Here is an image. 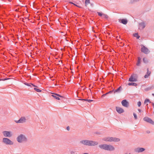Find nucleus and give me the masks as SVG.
<instances>
[{
	"mask_svg": "<svg viewBox=\"0 0 154 154\" xmlns=\"http://www.w3.org/2000/svg\"><path fill=\"white\" fill-rule=\"evenodd\" d=\"M9 79V78L0 79V81H5V80Z\"/></svg>",
	"mask_w": 154,
	"mask_h": 154,
	"instance_id": "33",
	"label": "nucleus"
},
{
	"mask_svg": "<svg viewBox=\"0 0 154 154\" xmlns=\"http://www.w3.org/2000/svg\"><path fill=\"white\" fill-rule=\"evenodd\" d=\"M31 85H32L33 87H35V88L38 87L37 86H36V85H34V84H32V83H31Z\"/></svg>",
	"mask_w": 154,
	"mask_h": 154,
	"instance_id": "39",
	"label": "nucleus"
},
{
	"mask_svg": "<svg viewBox=\"0 0 154 154\" xmlns=\"http://www.w3.org/2000/svg\"><path fill=\"white\" fill-rule=\"evenodd\" d=\"M116 110L117 112L119 114L123 113L124 112V110L122 108L119 107H116Z\"/></svg>",
	"mask_w": 154,
	"mask_h": 154,
	"instance_id": "12",
	"label": "nucleus"
},
{
	"mask_svg": "<svg viewBox=\"0 0 154 154\" xmlns=\"http://www.w3.org/2000/svg\"><path fill=\"white\" fill-rule=\"evenodd\" d=\"M152 105L153 107V108H154V112H153V113H154V103H152Z\"/></svg>",
	"mask_w": 154,
	"mask_h": 154,
	"instance_id": "43",
	"label": "nucleus"
},
{
	"mask_svg": "<svg viewBox=\"0 0 154 154\" xmlns=\"http://www.w3.org/2000/svg\"><path fill=\"white\" fill-rule=\"evenodd\" d=\"M152 95L153 96H154V93H152Z\"/></svg>",
	"mask_w": 154,
	"mask_h": 154,
	"instance_id": "50",
	"label": "nucleus"
},
{
	"mask_svg": "<svg viewBox=\"0 0 154 154\" xmlns=\"http://www.w3.org/2000/svg\"><path fill=\"white\" fill-rule=\"evenodd\" d=\"M134 36L135 37H136L137 39H139L140 37V36L138 35V33H135L134 34Z\"/></svg>",
	"mask_w": 154,
	"mask_h": 154,
	"instance_id": "24",
	"label": "nucleus"
},
{
	"mask_svg": "<svg viewBox=\"0 0 154 154\" xmlns=\"http://www.w3.org/2000/svg\"><path fill=\"white\" fill-rule=\"evenodd\" d=\"M74 5L77 7H79V8H80V7L79 6H78V5H77L75 4L74 3V5Z\"/></svg>",
	"mask_w": 154,
	"mask_h": 154,
	"instance_id": "40",
	"label": "nucleus"
},
{
	"mask_svg": "<svg viewBox=\"0 0 154 154\" xmlns=\"http://www.w3.org/2000/svg\"><path fill=\"white\" fill-rule=\"evenodd\" d=\"M76 152L75 151H71L70 152L71 154H75Z\"/></svg>",
	"mask_w": 154,
	"mask_h": 154,
	"instance_id": "32",
	"label": "nucleus"
},
{
	"mask_svg": "<svg viewBox=\"0 0 154 154\" xmlns=\"http://www.w3.org/2000/svg\"><path fill=\"white\" fill-rule=\"evenodd\" d=\"M51 96L55 99L57 100H60V98L59 97H63V96L60 94L55 93H54Z\"/></svg>",
	"mask_w": 154,
	"mask_h": 154,
	"instance_id": "10",
	"label": "nucleus"
},
{
	"mask_svg": "<svg viewBox=\"0 0 154 154\" xmlns=\"http://www.w3.org/2000/svg\"><path fill=\"white\" fill-rule=\"evenodd\" d=\"M122 90V88L121 86L119 87L117 89L114 91V93H119Z\"/></svg>",
	"mask_w": 154,
	"mask_h": 154,
	"instance_id": "17",
	"label": "nucleus"
},
{
	"mask_svg": "<svg viewBox=\"0 0 154 154\" xmlns=\"http://www.w3.org/2000/svg\"><path fill=\"white\" fill-rule=\"evenodd\" d=\"M24 84L25 85H26L27 86H29V87L31 86V83L29 84V83H27V82H25V83H24Z\"/></svg>",
	"mask_w": 154,
	"mask_h": 154,
	"instance_id": "27",
	"label": "nucleus"
},
{
	"mask_svg": "<svg viewBox=\"0 0 154 154\" xmlns=\"http://www.w3.org/2000/svg\"><path fill=\"white\" fill-rule=\"evenodd\" d=\"M122 105L126 107H128L129 106L128 102L126 100H124L122 101Z\"/></svg>",
	"mask_w": 154,
	"mask_h": 154,
	"instance_id": "8",
	"label": "nucleus"
},
{
	"mask_svg": "<svg viewBox=\"0 0 154 154\" xmlns=\"http://www.w3.org/2000/svg\"><path fill=\"white\" fill-rule=\"evenodd\" d=\"M34 90L38 92H40L42 91V90L40 89H39L37 88H34Z\"/></svg>",
	"mask_w": 154,
	"mask_h": 154,
	"instance_id": "25",
	"label": "nucleus"
},
{
	"mask_svg": "<svg viewBox=\"0 0 154 154\" xmlns=\"http://www.w3.org/2000/svg\"><path fill=\"white\" fill-rule=\"evenodd\" d=\"M139 29H143L146 26V23L144 22H143L139 23Z\"/></svg>",
	"mask_w": 154,
	"mask_h": 154,
	"instance_id": "11",
	"label": "nucleus"
},
{
	"mask_svg": "<svg viewBox=\"0 0 154 154\" xmlns=\"http://www.w3.org/2000/svg\"><path fill=\"white\" fill-rule=\"evenodd\" d=\"M90 3V0H85V6L87 7V5Z\"/></svg>",
	"mask_w": 154,
	"mask_h": 154,
	"instance_id": "22",
	"label": "nucleus"
},
{
	"mask_svg": "<svg viewBox=\"0 0 154 154\" xmlns=\"http://www.w3.org/2000/svg\"><path fill=\"white\" fill-rule=\"evenodd\" d=\"M147 102H149V103H151V102L150 101V100L149 99H146L144 101V103L145 104Z\"/></svg>",
	"mask_w": 154,
	"mask_h": 154,
	"instance_id": "26",
	"label": "nucleus"
},
{
	"mask_svg": "<svg viewBox=\"0 0 154 154\" xmlns=\"http://www.w3.org/2000/svg\"><path fill=\"white\" fill-rule=\"evenodd\" d=\"M143 120L148 123L152 124V125H154V122L150 118H148L147 117H145L143 118Z\"/></svg>",
	"mask_w": 154,
	"mask_h": 154,
	"instance_id": "6",
	"label": "nucleus"
},
{
	"mask_svg": "<svg viewBox=\"0 0 154 154\" xmlns=\"http://www.w3.org/2000/svg\"><path fill=\"white\" fill-rule=\"evenodd\" d=\"M69 3L71 4H73V5H74V3H73V2H69Z\"/></svg>",
	"mask_w": 154,
	"mask_h": 154,
	"instance_id": "44",
	"label": "nucleus"
},
{
	"mask_svg": "<svg viewBox=\"0 0 154 154\" xmlns=\"http://www.w3.org/2000/svg\"><path fill=\"white\" fill-rule=\"evenodd\" d=\"M2 142L3 143L7 145H13V142L12 141L6 137H5L3 138Z\"/></svg>",
	"mask_w": 154,
	"mask_h": 154,
	"instance_id": "4",
	"label": "nucleus"
},
{
	"mask_svg": "<svg viewBox=\"0 0 154 154\" xmlns=\"http://www.w3.org/2000/svg\"><path fill=\"white\" fill-rule=\"evenodd\" d=\"M106 96V95L105 94H103V95H102L101 97L103 98Z\"/></svg>",
	"mask_w": 154,
	"mask_h": 154,
	"instance_id": "41",
	"label": "nucleus"
},
{
	"mask_svg": "<svg viewBox=\"0 0 154 154\" xmlns=\"http://www.w3.org/2000/svg\"><path fill=\"white\" fill-rule=\"evenodd\" d=\"M129 85H132L136 86L137 85V84L134 82L129 83L128 84Z\"/></svg>",
	"mask_w": 154,
	"mask_h": 154,
	"instance_id": "18",
	"label": "nucleus"
},
{
	"mask_svg": "<svg viewBox=\"0 0 154 154\" xmlns=\"http://www.w3.org/2000/svg\"><path fill=\"white\" fill-rule=\"evenodd\" d=\"M78 100L82 101H86V99H78Z\"/></svg>",
	"mask_w": 154,
	"mask_h": 154,
	"instance_id": "38",
	"label": "nucleus"
},
{
	"mask_svg": "<svg viewBox=\"0 0 154 154\" xmlns=\"http://www.w3.org/2000/svg\"><path fill=\"white\" fill-rule=\"evenodd\" d=\"M68 130H69V126H68L67 127V128H66Z\"/></svg>",
	"mask_w": 154,
	"mask_h": 154,
	"instance_id": "45",
	"label": "nucleus"
},
{
	"mask_svg": "<svg viewBox=\"0 0 154 154\" xmlns=\"http://www.w3.org/2000/svg\"><path fill=\"white\" fill-rule=\"evenodd\" d=\"M112 140L114 142H118L120 140V139L118 138L113 137Z\"/></svg>",
	"mask_w": 154,
	"mask_h": 154,
	"instance_id": "20",
	"label": "nucleus"
},
{
	"mask_svg": "<svg viewBox=\"0 0 154 154\" xmlns=\"http://www.w3.org/2000/svg\"><path fill=\"white\" fill-rule=\"evenodd\" d=\"M17 140L19 143L26 142L27 141V138L26 136L23 134H20L17 138Z\"/></svg>",
	"mask_w": 154,
	"mask_h": 154,
	"instance_id": "3",
	"label": "nucleus"
},
{
	"mask_svg": "<svg viewBox=\"0 0 154 154\" xmlns=\"http://www.w3.org/2000/svg\"><path fill=\"white\" fill-rule=\"evenodd\" d=\"M137 105L139 107H140L141 106V103L140 101H138L137 102Z\"/></svg>",
	"mask_w": 154,
	"mask_h": 154,
	"instance_id": "30",
	"label": "nucleus"
},
{
	"mask_svg": "<svg viewBox=\"0 0 154 154\" xmlns=\"http://www.w3.org/2000/svg\"><path fill=\"white\" fill-rule=\"evenodd\" d=\"M114 91V90H112V91H109L108 92H107V94H111V93H112V92H113Z\"/></svg>",
	"mask_w": 154,
	"mask_h": 154,
	"instance_id": "35",
	"label": "nucleus"
},
{
	"mask_svg": "<svg viewBox=\"0 0 154 154\" xmlns=\"http://www.w3.org/2000/svg\"><path fill=\"white\" fill-rule=\"evenodd\" d=\"M143 61L144 62V63H148V60L146 58L144 57L143 58Z\"/></svg>",
	"mask_w": 154,
	"mask_h": 154,
	"instance_id": "21",
	"label": "nucleus"
},
{
	"mask_svg": "<svg viewBox=\"0 0 154 154\" xmlns=\"http://www.w3.org/2000/svg\"><path fill=\"white\" fill-rule=\"evenodd\" d=\"M119 21L125 25L128 23V20L126 19H122L119 20Z\"/></svg>",
	"mask_w": 154,
	"mask_h": 154,
	"instance_id": "14",
	"label": "nucleus"
},
{
	"mask_svg": "<svg viewBox=\"0 0 154 154\" xmlns=\"http://www.w3.org/2000/svg\"><path fill=\"white\" fill-rule=\"evenodd\" d=\"M99 147L102 149L109 151H113L115 149L114 146L110 144H101L99 146Z\"/></svg>",
	"mask_w": 154,
	"mask_h": 154,
	"instance_id": "1",
	"label": "nucleus"
},
{
	"mask_svg": "<svg viewBox=\"0 0 154 154\" xmlns=\"http://www.w3.org/2000/svg\"><path fill=\"white\" fill-rule=\"evenodd\" d=\"M129 81L131 82H136L137 81V79L135 78L134 75H131L129 79Z\"/></svg>",
	"mask_w": 154,
	"mask_h": 154,
	"instance_id": "13",
	"label": "nucleus"
},
{
	"mask_svg": "<svg viewBox=\"0 0 154 154\" xmlns=\"http://www.w3.org/2000/svg\"><path fill=\"white\" fill-rule=\"evenodd\" d=\"M26 119L25 117H21L20 118L18 121L15 120V122L16 123H23L26 122Z\"/></svg>",
	"mask_w": 154,
	"mask_h": 154,
	"instance_id": "7",
	"label": "nucleus"
},
{
	"mask_svg": "<svg viewBox=\"0 0 154 154\" xmlns=\"http://www.w3.org/2000/svg\"><path fill=\"white\" fill-rule=\"evenodd\" d=\"M80 143L84 145L88 146H93L96 145L98 144V143L96 141H94L92 140H81Z\"/></svg>",
	"mask_w": 154,
	"mask_h": 154,
	"instance_id": "2",
	"label": "nucleus"
},
{
	"mask_svg": "<svg viewBox=\"0 0 154 154\" xmlns=\"http://www.w3.org/2000/svg\"><path fill=\"white\" fill-rule=\"evenodd\" d=\"M141 60V58L140 57H138V60L137 61V66H140V63Z\"/></svg>",
	"mask_w": 154,
	"mask_h": 154,
	"instance_id": "19",
	"label": "nucleus"
},
{
	"mask_svg": "<svg viewBox=\"0 0 154 154\" xmlns=\"http://www.w3.org/2000/svg\"><path fill=\"white\" fill-rule=\"evenodd\" d=\"M2 134L5 137H11L12 134L10 131H4L2 132Z\"/></svg>",
	"mask_w": 154,
	"mask_h": 154,
	"instance_id": "5",
	"label": "nucleus"
},
{
	"mask_svg": "<svg viewBox=\"0 0 154 154\" xmlns=\"http://www.w3.org/2000/svg\"><path fill=\"white\" fill-rule=\"evenodd\" d=\"M105 94L106 95H107L108 94H107V93H106V94Z\"/></svg>",
	"mask_w": 154,
	"mask_h": 154,
	"instance_id": "49",
	"label": "nucleus"
},
{
	"mask_svg": "<svg viewBox=\"0 0 154 154\" xmlns=\"http://www.w3.org/2000/svg\"><path fill=\"white\" fill-rule=\"evenodd\" d=\"M151 88H152V89H153L154 88V84L153 85H152L151 86Z\"/></svg>",
	"mask_w": 154,
	"mask_h": 154,
	"instance_id": "42",
	"label": "nucleus"
},
{
	"mask_svg": "<svg viewBox=\"0 0 154 154\" xmlns=\"http://www.w3.org/2000/svg\"><path fill=\"white\" fill-rule=\"evenodd\" d=\"M86 101H88L89 103H90L91 102L93 101V100L90 99H86Z\"/></svg>",
	"mask_w": 154,
	"mask_h": 154,
	"instance_id": "34",
	"label": "nucleus"
},
{
	"mask_svg": "<svg viewBox=\"0 0 154 154\" xmlns=\"http://www.w3.org/2000/svg\"><path fill=\"white\" fill-rule=\"evenodd\" d=\"M143 47L141 49V51L145 54H147L148 53V49L144 46L143 45Z\"/></svg>",
	"mask_w": 154,
	"mask_h": 154,
	"instance_id": "9",
	"label": "nucleus"
},
{
	"mask_svg": "<svg viewBox=\"0 0 154 154\" xmlns=\"http://www.w3.org/2000/svg\"><path fill=\"white\" fill-rule=\"evenodd\" d=\"M149 132H149V131H147V133H149Z\"/></svg>",
	"mask_w": 154,
	"mask_h": 154,
	"instance_id": "48",
	"label": "nucleus"
},
{
	"mask_svg": "<svg viewBox=\"0 0 154 154\" xmlns=\"http://www.w3.org/2000/svg\"><path fill=\"white\" fill-rule=\"evenodd\" d=\"M145 149L143 148H137L135 149V151L138 152H141L144 151Z\"/></svg>",
	"mask_w": 154,
	"mask_h": 154,
	"instance_id": "15",
	"label": "nucleus"
},
{
	"mask_svg": "<svg viewBox=\"0 0 154 154\" xmlns=\"http://www.w3.org/2000/svg\"><path fill=\"white\" fill-rule=\"evenodd\" d=\"M109 137H105L103 139V140L106 141H109Z\"/></svg>",
	"mask_w": 154,
	"mask_h": 154,
	"instance_id": "23",
	"label": "nucleus"
},
{
	"mask_svg": "<svg viewBox=\"0 0 154 154\" xmlns=\"http://www.w3.org/2000/svg\"><path fill=\"white\" fill-rule=\"evenodd\" d=\"M1 6L0 5V8H1Z\"/></svg>",
	"mask_w": 154,
	"mask_h": 154,
	"instance_id": "52",
	"label": "nucleus"
},
{
	"mask_svg": "<svg viewBox=\"0 0 154 154\" xmlns=\"http://www.w3.org/2000/svg\"><path fill=\"white\" fill-rule=\"evenodd\" d=\"M103 16L104 17H105L106 18H108V16L106 14H103Z\"/></svg>",
	"mask_w": 154,
	"mask_h": 154,
	"instance_id": "36",
	"label": "nucleus"
},
{
	"mask_svg": "<svg viewBox=\"0 0 154 154\" xmlns=\"http://www.w3.org/2000/svg\"><path fill=\"white\" fill-rule=\"evenodd\" d=\"M113 137H109V142H112L113 141Z\"/></svg>",
	"mask_w": 154,
	"mask_h": 154,
	"instance_id": "37",
	"label": "nucleus"
},
{
	"mask_svg": "<svg viewBox=\"0 0 154 154\" xmlns=\"http://www.w3.org/2000/svg\"><path fill=\"white\" fill-rule=\"evenodd\" d=\"M131 154V153H125V154Z\"/></svg>",
	"mask_w": 154,
	"mask_h": 154,
	"instance_id": "51",
	"label": "nucleus"
},
{
	"mask_svg": "<svg viewBox=\"0 0 154 154\" xmlns=\"http://www.w3.org/2000/svg\"><path fill=\"white\" fill-rule=\"evenodd\" d=\"M138 111L139 112H141V109H138Z\"/></svg>",
	"mask_w": 154,
	"mask_h": 154,
	"instance_id": "46",
	"label": "nucleus"
},
{
	"mask_svg": "<svg viewBox=\"0 0 154 154\" xmlns=\"http://www.w3.org/2000/svg\"><path fill=\"white\" fill-rule=\"evenodd\" d=\"M90 4L91 6H92L93 5V3H90Z\"/></svg>",
	"mask_w": 154,
	"mask_h": 154,
	"instance_id": "47",
	"label": "nucleus"
},
{
	"mask_svg": "<svg viewBox=\"0 0 154 154\" xmlns=\"http://www.w3.org/2000/svg\"><path fill=\"white\" fill-rule=\"evenodd\" d=\"M97 13L98 15L100 17H101L102 15L103 16V14L102 13L100 12H97Z\"/></svg>",
	"mask_w": 154,
	"mask_h": 154,
	"instance_id": "28",
	"label": "nucleus"
},
{
	"mask_svg": "<svg viewBox=\"0 0 154 154\" xmlns=\"http://www.w3.org/2000/svg\"><path fill=\"white\" fill-rule=\"evenodd\" d=\"M152 89V88H151V86L149 87L146 88V90L147 91H148V90H151Z\"/></svg>",
	"mask_w": 154,
	"mask_h": 154,
	"instance_id": "31",
	"label": "nucleus"
},
{
	"mask_svg": "<svg viewBox=\"0 0 154 154\" xmlns=\"http://www.w3.org/2000/svg\"><path fill=\"white\" fill-rule=\"evenodd\" d=\"M133 115H134V119H137V116L136 114V113H133Z\"/></svg>",
	"mask_w": 154,
	"mask_h": 154,
	"instance_id": "29",
	"label": "nucleus"
},
{
	"mask_svg": "<svg viewBox=\"0 0 154 154\" xmlns=\"http://www.w3.org/2000/svg\"><path fill=\"white\" fill-rule=\"evenodd\" d=\"M147 72L146 74L144 75V78H147L151 74V72L149 71V68H147Z\"/></svg>",
	"mask_w": 154,
	"mask_h": 154,
	"instance_id": "16",
	"label": "nucleus"
}]
</instances>
